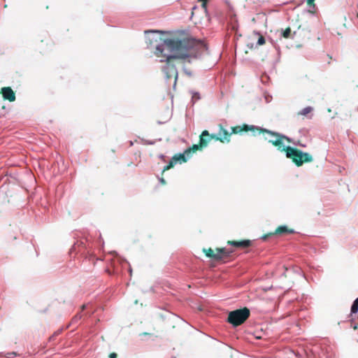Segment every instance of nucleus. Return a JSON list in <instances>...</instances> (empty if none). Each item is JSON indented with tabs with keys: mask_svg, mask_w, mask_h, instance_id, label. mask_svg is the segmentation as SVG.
Wrapping results in <instances>:
<instances>
[{
	"mask_svg": "<svg viewBox=\"0 0 358 358\" xmlns=\"http://www.w3.org/2000/svg\"><path fill=\"white\" fill-rule=\"evenodd\" d=\"M207 51L206 45L192 38L183 39L168 38L156 47V55L163 56L167 62L163 66L162 71L168 80L174 78L176 83L178 79V71L171 59H185L191 63L192 59L200 58ZM164 59H161V62Z\"/></svg>",
	"mask_w": 358,
	"mask_h": 358,
	"instance_id": "1",
	"label": "nucleus"
},
{
	"mask_svg": "<svg viewBox=\"0 0 358 358\" xmlns=\"http://www.w3.org/2000/svg\"><path fill=\"white\" fill-rule=\"evenodd\" d=\"M250 315V310L248 308L235 310L229 313L227 322L234 327L242 324Z\"/></svg>",
	"mask_w": 358,
	"mask_h": 358,
	"instance_id": "2",
	"label": "nucleus"
},
{
	"mask_svg": "<svg viewBox=\"0 0 358 358\" xmlns=\"http://www.w3.org/2000/svg\"><path fill=\"white\" fill-rule=\"evenodd\" d=\"M286 156L288 158H293V161L297 166L302 165L303 162H311L313 157L307 152L296 150L290 146H287Z\"/></svg>",
	"mask_w": 358,
	"mask_h": 358,
	"instance_id": "3",
	"label": "nucleus"
},
{
	"mask_svg": "<svg viewBox=\"0 0 358 358\" xmlns=\"http://www.w3.org/2000/svg\"><path fill=\"white\" fill-rule=\"evenodd\" d=\"M261 130L263 132L269 134L272 136V138L268 140L269 143H272L273 145H274L275 146H278L279 149L282 148V150L287 151V147H285L283 145V140L285 139L288 142H292V139L289 137H288L285 135L275 132V131H272L266 129H261Z\"/></svg>",
	"mask_w": 358,
	"mask_h": 358,
	"instance_id": "4",
	"label": "nucleus"
},
{
	"mask_svg": "<svg viewBox=\"0 0 358 358\" xmlns=\"http://www.w3.org/2000/svg\"><path fill=\"white\" fill-rule=\"evenodd\" d=\"M187 161V158L185 154H178L174 155L172 159L170 160L169 164L164 166L163 171H166L171 168H172L174 164H176L178 162H185Z\"/></svg>",
	"mask_w": 358,
	"mask_h": 358,
	"instance_id": "5",
	"label": "nucleus"
},
{
	"mask_svg": "<svg viewBox=\"0 0 358 358\" xmlns=\"http://www.w3.org/2000/svg\"><path fill=\"white\" fill-rule=\"evenodd\" d=\"M217 257L216 260H222L230 256L233 252L232 250L227 249L225 248L221 249H217Z\"/></svg>",
	"mask_w": 358,
	"mask_h": 358,
	"instance_id": "6",
	"label": "nucleus"
},
{
	"mask_svg": "<svg viewBox=\"0 0 358 358\" xmlns=\"http://www.w3.org/2000/svg\"><path fill=\"white\" fill-rule=\"evenodd\" d=\"M2 93L3 98L9 100L10 101H13L15 99V94L10 87H3Z\"/></svg>",
	"mask_w": 358,
	"mask_h": 358,
	"instance_id": "7",
	"label": "nucleus"
},
{
	"mask_svg": "<svg viewBox=\"0 0 358 358\" xmlns=\"http://www.w3.org/2000/svg\"><path fill=\"white\" fill-rule=\"evenodd\" d=\"M229 243L232 246L243 248H248L251 244L250 241H248V240H245V241H231Z\"/></svg>",
	"mask_w": 358,
	"mask_h": 358,
	"instance_id": "8",
	"label": "nucleus"
},
{
	"mask_svg": "<svg viewBox=\"0 0 358 358\" xmlns=\"http://www.w3.org/2000/svg\"><path fill=\"white\" fill-rule=\"evenodd\" d=\"M295 34L296 31L292 33L291 29L288 27L285 29H281L280 36L285 38H294Z\"/></svg>",
	"mask_w": 358,
	"mask_h": 358,
	"instance_id": "9",
	"label": "nucleus"
},
{
	"mask_svg": "<svg viewBox=\"0 0 358 358\" xmlns=\"http://www.w3.org/2000/svg\"><path fill=\"white\" fill-rule=\"evenodd\" d=\"M217 140H220L222 142H229V134L225 130H222L219 132L218 136L216 138Z\"/></svg>",
	"mask_w": 358,
	"mask_h": 358,
	"instance_id": "10",
	"label": "nucleus"
},
{
	"mask_svg": "<svg viewBox=\"0 0 358 358\" xmlns=\"http://www.w3.org/2000/svg\"><path fill=\"white\" fill-rule=\"evenodd\" d=\"M294 231L293 229H289L286 226H280L275 230V234H294Z\"/></svg>",
	"mask_w": 358,
	"mask_h": 358,
	"instance_id": "11",
	"label": "nucleus"
},
{
	"mask_svg": "<svg viewBox=\"0 0 358 358\" xmlns=\"http://www.w3.org/2000/svg\"><path fill=\"white\" fill-rule=\"evenodd\" d=\"M209 134L208 131L205 130L202 132L201 136V140H200V144L201 147H204L207 145V143L208 141V139H206L205 136H208Z\"/></svg>",
	"mask_w": 358,
	"mask_h": 358,
	"instance_id": "12",
	"label": "nucleus"
},
{
	"mask_svg": "<svg viewBox=\"0 0 358 358\" xmlns=\"http://www.w3.org/2000/svg\"><path fill=\"white\" fill-rule=\"evenodd\" d=\"M203 251H204V252H206V255L207 257L213 258L216 260L217 252L215 253L213 250H212L211 248H209L208 250L204 249Z\"/></svg>",
	"mask_w": 358,
	"mask_h": 358,
	"instance_id": "13",
	"label": "nucleus"
},
{
	"mask_svg": "<svg viewBox=\"0 0 358 358\" xmlns=\"http://www.w3.org/2000/svg\"><path fill=\"white\" fill-rule=\"evenodd\" d=\"M358 312V297L353 301L351 306V313L355 314Z\"/></svg>",
	"mask_w": 358,
	"mask_h": 358,
	"instance_id": "14",
	"label": "nucleus"
},
{
	"mask_svg": "<svg viewBox=\"0 0 358 358\" xmlns=\"http://www.w3.org/2000/svg\"><path fill=\"white\" fill-rule=\"evenodd\" d=\"M313 110V108L311 106H307L304 108L299 112V114L301 115H306L308 113H310Z\"/></svg>",
	"mask_w": 358,
	"mask_h": 358,
	"instance_id": "15",
	"label": "nucleus"
},
{
	"mask_svg": "<svg viewBox=\"0 0 358 358\" xmlns=\"http://www.w3.org/2000/svg\"><path fill=\"white\" fill-rule=\"evenodd\" d=\"M192 101L194 103L201 99L200 94H199V92H192Z\"/></svg>",
	"mask_w": 358,
	"mask_h": 358,
	"instance_id": "16",
	"label": "nucleus"
},
{
	"mask_svg": "<svg viewBox=\"0 0 358 358\" xmlns=\"http://www.w3.org/2000/svg\"><path fill=\"white\" fill-rule=\"evenodd\" d=\"M264 43H265V38H264V36H261L259 38L257 44L259 45H263Z\"/></svg>",
	"mask_w": 358,
	"mask_h": 358,
	"instance_id": "17",
	"label": "nucleus"
},
{
	"mask_svg": "<svg viewBox=\"0 0 358 358\" xmlns=\"http://www.w3.org/2000/svg\"><path fill=\"white\" fill-rule=\"evenodd\" d=\"M259 129V128H257V127H255V126H250V127H249V126H248V125H245V129H244V130H245V131H248V130H254V129Z\"/></svg>",
	"mask_w": 358,
	"mask_h": 358,
	"instance_id": "18",
	"label": "nucleus"
},
{
	"mask_svg": "<svg viewBox=\"0 0 358 358\" xmlns=\"http://www.w3.org/2000/svg\"><path fill=\"white\" fill-rule=\"evenodd\" d=\"M232 130H233V133L236 134V133L241 132L243 129L240 127H236L232 128Z\"/></svg>",
	"mask_w": 358,
	"mask_h": 358,
	"instance_id": "19",
	"label": "nucleus"
},
{
	"mask_svg": "<svg viewBox=\"0 0 358 358\" xmlns=\"http://www.w3.org/2000/svg\"><path fill=\"white\" fill-rule=\"evenodd\" d=\"M315 0H307L308 3L312 7L313 9L315 8V5L314 4Z\"/></svg>",
	"mask_w": 358,
	"mask_h": 358,
	"instance_id": "20",
	"label": "nucleus"
},
{
	"mask_svg": "<svg viewBox=\"0 0 358 358\" xmlns=\"http://www.w3.org/2000/svg\"><path fill=\"white\" fill-rule=\"evenodd\" d=\"M8 358H11L13 356H16L17 353L15 352H12L8 353Z\"/></svg>",
	"mask_w": 358,
	"mask_h": 358,
	"instance_id": "21",
	"label": "nucleus"
},
{
	"mask_svg": "<svg viewBox=\"0 0 358 358\" xmlns=\"http://www.w3.org/2000/svg\"><path fill=\"white\" fill-rule=\"evenodd\" d=\"M184 71L189 76H192V73L190 71H188L187 69H184Z\"/></svg>",
	"mask_w": 358,
	"mask_h": 358,
	"instance_id": "22",
	"label": "nucleus"
},
{
	"mask_svg": "<svg viewBox=\"0 0 358 358\" xmlns=\"http://www.w3.org/2000/svg\"><path fill=\"white\" fill-rule=\"evenodd\" d=\"M200 1H202V6L204 8H206V2L208 0H199Z\"/></svg>",
	"mask_w": 358,
	"mask_h": 358,
	"instance_id": "23",
	"label": "nucleus"
},
{
	"mask_svg": "<svg viewBox=\"0 0 358 358\" xmlns=\"http://www.w3.org/2000/svg\"><path fill=\"white\" fill-rule=\"evenodd\" d=\"M82 315L80 314H78L75 316L74 317V320H80L81 318Z\"/></svg>",
	"mask_w": 358,
	"mask_h": 358,
	"instance_id": "24",
	"label": "nucleus"
},
{
	"mask_svg": "<svg viewBox=\"0 0 358 358\" xmlns=\"http://www.w3.org/2000/svg\"><path fill=\"white\" fill-rule=\"evenodd\" d=\"M109 357L110 358H116L117 357V355H116V353L113 352V353L110 354Z\"/></svg>",
	"mask_w": 358,
	"mask_h": 358,
	"instance_id": "25",
	"label": "nucleus"
},
{
	"mask_svg": "<svg viewBox=\"0 0 358 358\" xmlns=\"http://www.w3.org/2000/svg\"><path fill=\"white\" fill-rule=\"evenodd\" d=\"M159 157L162 159L163 161L165 160V156L162 154L159 155Z\"/></svg>",
	"mask_w": 358,
	"mask_h": 358,
	"instance_id": "26",
	"label": "nucleus"
},
{
	"mask_svg": "<svg viewBox=\"0 0 358 358\" xmlns=\"http://www.w3.org/2000/svg\"><path fill=\"white\" fill-rule=\"evenodd\" d=\"M150 32H159V31H154V30L145 31V34H148Z\"/></svg>",
	"mask_w": 358,
	"mask_h": 358,
	"instance_id": "27",
	"label": "nucleus"
},
{
	"mask_svg": "<svg viewBox=\"0 0 358 358\" xmlns=\"http://www.w3.org/2000/svg\"><path fill=\"white\" fill-rule=\"evenodd\" d=\"M159 181H160V182H162V184H165V180H164V178H160V179H159Z\"/></svg>",
	"mask_w": 358,
	"mask_h": 358,
	"instance_id": "28",
	"label": "nucleus"
},
{
	"mask_svg": "<svg viewBox=\"0 0 358 358\" xmlns=\"http://www.w3.org/2000/svg\"><path fill=\"white\" fill-rule=\"evenodd\" d=\"M82 308H83V310H84V309H85V308H87V306H86V305H83Z\"/></svg>",
	"mask_w": 358,
	"mask_h": 358,
	"instance_id": "29",
	"label": "nucleus"
},
{
	"mask_svg": "<svg viewBox=\"0 0 358 358\" xmlns=\"http://www.w3.org/2000/svg\"><path fill=\"white\" fill-rule=\"evenodd\" d=\"M190 152H191V151H190V150H187V151H186V153H187V155H189Z\"/></svg>",
	"mask_w": 358,
	"mask_h": 358,
	"instance_id": "30",
	"label": "nucleus"
},
{
	"mask_svg": "<svg viewBox=\"0 0 358 358\" xmlns=\"http://www.w3.org/2000/svg\"><path fill=\"white\" fill-rule=\"evenodd\" d=\"M357 17H358V13H357Z\"/></svg>",
	"mask_w": 358,
	"mask_h": 358,
	"instance_id": "31",
	"label": "nucleus"
}]
</instances>
